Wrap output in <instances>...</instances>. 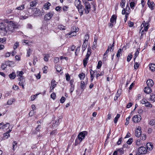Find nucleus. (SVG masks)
Returning a JSON list of instances; mask_svg holds the SVG:
<instances>
[{
	"instance_id": "obj_1",
	"label": "nucleus",
	"mask_w": 155,
	"mask_h": 155,
	"mask_svg": "<svg viewBox=\"0 0 155 155\" xmlns=\"http://www.w3.org/2000/svg\"><path fill=\"white\" fill-rule=\"evenodd\" d=\"M18 28L17 24L13 21L8 23L2 22L0 23V35L4 36L7 34L13 32L15 29Z\"/></svg>"
},
{
	"instance_id": "obj_2",
	"label": "nucleus",
	"mask_w": 155,
	"mask_h": 155,
	"mask_svg": "<svg viewBox=\"0 0 155 155\" xmlns=\"http://www.w3.org/2000/svg\"><path fill=\"white\" fill-rule=\"evenodd\" d=\"M87 134V131H84L80 132L75 140L74 145L76 146L79 144Z\"/></svg>"
},
{
	"instance_id": "obj_3",
	"label": "nucleus",
	"mask_w": 155,
	"mask_h": 155,
	"mask_svg": "<svg viewBox=\"0 0 155 155\" xmlns=\"http://www.w3.org/2000/svg\"><path fill=\"white\" fill-rule=\"evenodd\" d=\"M91 49L90 48H87V51L86 55L85 58H84L83 60V65L84 67H86L88 62L89 57L91 53Z\"/></svg>"
},
{
	"instance_id": "obj_4",
	"label": "nucleus",
	"mask_w": 155,
	"mask_h": 155,
	"mask_svg": "<svg viewBox=\"0 0 155 155\" xmlns=\"http://www.w3.org/2000/svg\"><path fill=\"white\" fill-rule=\"evenodd\" d=\"M31 11L35 14V16L36 17L40 16L43 15V10L41 11L37 8H34Z\"/></svg>"
},
{
	"instance_id": "obj_5",
	"label": "nucleus",
	"mask_w": 155,
	"mask_h": 155,
	"mask_svg": "<svg viewBox=\"0 0 155 155\" xmlns=\"http://www.w3.org/2000/svg\"><path fill=\"white\" fill-rule=\"evenodd\" d=\"M147 150L143 147H141L138 148V153H137L136 155H141L140 154H145L147 153Z\"/></svg>"
},
{
	"instance_id": "obj_6",
	"label": "nucleus",
	"mask_w": 155,
	"mask_h": 155,
	"mask_svg": "<svg viewBox=\"0 0 155 155\" xmlns=\"http://www.w3.org/2000/svg\"><path fill=\"white\" fill-rule=\"evenodd\" d=\"M85 9H84L85 13L86 14L89 13L91 10V5L88 2H86L84 3Z\"/></svg>"
},
{
	"instance_id": "obj_7",
	"label": "nucleus",
	"mask_w": 155,
	"mask_h": 155,
	"mask_svg": "<svg viewBox=\"0 0 155 155\" xmlns=\"http://www.w3.org/2000/svg\"><path fill=\"white\" fill-rule=\"evenodd\" d=\"M54 14V12H50L46 14L44 16V20L45 21L49 20L52 17Z\"/></svg>"
},
{
	"instance_id": "obj_8",
	"label": "nucleus",
	"mask_w": 155,
	"mask_h": 155,
	"mask_svg": "<svg viewBox=\"0 0 155 155\" xmlns=\"http://www.w3.org/2000/svg\"><path fill=\"white\" fill-rule=\"evenodd\" d=\"M141 116L140 115H135L132 118L133 121L135 123H138L141 120Z\"/></svg>"
},
{
	"instance_id": "obj_9",
	"label": "nucleus",
	"mask_w": 155,
	"mask_h": 155,
	"mask_svg": "<svg viewBox=\"0 0 155 155\" xmlns=\"http://www.w3.org/2000/svg\"><path fill=\"white\" fill-rule=\"evenodd\" d=\"M36 5V2L35 1H34L33 2H31L30 3V5H29V7H27L28 11V12H29V11H30L31 10H32L33 9V8H32L34 6H35Z\"/></svg>"
},
{
	"instance_id": "obj_10",
	"label": "nucleus",
	"mask_w": 155,
	"mask_h": 155,
	"mask_svg": "<svg viewBox=\"0 0 155 155\" xmlns=\"http://www.w3.org/2000/svg\"><path fill=\"white\" fill-rule=\"evenodd\" d=\"M18 80L19 81V85L22 87L23 88H24V83L25 82V80L24 78H18Z\"/></svg>"
},
{
	"instance_id": "obj_11",
	"label": "nucleus",
	"mask_w": 155,
	"mask_h": 155,
	"mask_svg": "<svg viewBox=\"0 0 155 155\" xmlns=\"http://www.w3.org/2000/svg\"><path fill=\"white\" fill-rule=\"evenodd\" d=\"M59 124V120L58 118H57L56 120L52 121V124H51L52 127L55 128Z\"/></svg>"
},
{
	"instance_id": "obj_12",
	"label": "nucleus",
	"mask_w": 155,
	"mask_h": 155,
	"mask_svg": "<svg viewBox=\"0 0 155 155\" xmlns=\"http://www.w3.org/2000/svg\"><path fill=\"white\" fill-rule=\"evenodd\" d=\"M147 4L148 6L151 10L153 9L154 4L153 2H151L150 0H148Z\"/></svg>"
},
{
	"instance_id": "obj_13",
	"label": "nucleus",
	"mask_w": 155,
	"mask_h": 155,
	"mask_svg": "<svg viewBox=\"0 0 155 155\" xmlns=\"http://www.w3.org/2000/svg\"><path fill=\"white\" fill-rule=\"evenodd\" d=\"M77 8L78 9V12L80 14V16H81L83 15L84 11V7L82 5H81L78 7Z\"/></svg>"
},
{
	"instance_id": "obj_14",
	"label": "nucleus",
	"mask_w": 155,
	"mask_h": 155,
	"mask_svg": "<svg viewBox=\"0 0 155 155\" xmlns=\"http://www.w3.org/2000/svg\"><path fill=\"white\" fill-rule=\"evenodd\" d=\"M117 16L115 15H113L110 19V21L111 23L115 24L116 23Z\"/></svg>"
},
{
	"instance_id": "obj_15",
	"label": "nucleus",
	"mask_w": 155,
	"mask_h": 155,
	"mask_svg": "<svg viewBox=\"0 0 155 155\" xmlns=\"http://www.w3.org/2000/svg\"><path fill=\"white\" fill-rule=\"evenodd\" d=\"M147 84L148 86L150 87L153 86L154 84L153 81L151 79H148L147 81Z\"/></svg>"
},
{
	"instance_id": "obj_16",
	"label": "nucleus",
	"mask_w": 155,
	"mask_h": 155,
	"mask_svg": "<svg viewBox=\"0 0 155 155\" xmlns=\"http://www.w3.org/2000/svg\"><path fill=\"white\" fill-rule=\"evenodd\" d=\"M141 129L139 130V128H137L135 132V136L137 137H139L141 135Z\"/></svg>"
},
{
	"instance_id": "obj_17",
	"label": "nucleus",
	"mask_w": 155,
	"mask_h": 155,
	"mask_svg": "<svg viewBox=\"0 0 155 155\" xmlns=\"http://www.w3.org/2000/svg\"><path fill=\"white\" fill-rule=\"evenodd\" d=\"M151 89L150 87H146L144 89V91L145 93L148 94L151 92Z\"/></svg>"
},
{
	"instance_id": "obj_18",
	"label": "nucleus",
	"mask_w": 155,
	"mask_h": 155,
	"mask_svg": "<svg viewBox=\"0 0 155 155\" xmlns=\"http://www.w3.org/2000/svg\"><path fill=\"white\" fill-rule=\"evenodd\" d=\"M7 127H8V129H10V128H11L12 129V127L8 123H7L6 124H4L3 125H2V127H0V129H4Z\"/></svg>"
},
{
	"instance_id": "obj_19",
	"label": "nucleus",
	"mask_w": 155,
	"mask_h": 155,
	"mask_svg": "<svg viewBox=\"0 0 155 155\" xmlns=\"http://www.w3.org/2000/svg\"><path fill=\"white\" fill-rule=\"evenodd\" d=\"M147 150H151L153 149V145L151 143H149L146 145Z\"/></svg>"
},
{
	"instance_id": "obj_20",
	"label": "nucleus",
	"mask_w": 155,
	"mask_h": 155,
	"mask_svg": "<svg viewBox=\"0 0 155 155\" xmlns=\"http://www.w3.org/2000/svg\"><path fill=\"white\" fill-rule=\"evenodd\" d=\"M56 81L54 79L52 80L51 82V86L50 87V88L51 89V87L54 88L57 85V84L55 83Z\"/></svg>"
},
{
	"instance_id": "obj_21",
	"label": "nucleus",
	"mask_w": 155,
	"mask_h": 155,
	"mask_svg": "<svg viewBox=\"0 0 155 155\" xmlns=\"http://www.w3.org/2000/svg\"><path fill=\"white\" fill-rule=\"evenodd\" d=\"M6 62V64L8 66L10 67H12L14 66V62L12 61H5Z\"/></svg>"
},
{
	"instance_id": "obj_22",
	"label": "nucleus",
	"mask_w": 155,
	"mask_h": 155,
	"mask_svg": "<svg viewBox=\"0 0 155 155\" xmlns=\"http://www.w3.org/2000/svg\"><path fill=\"white\" fill-rule=\"evenodd\" d=\"M16 77L15 73V72H13L9 75V77L11 79H14Z\"/></svg>"
},
{
	"instance_id": "obj_23",
	"label": "nucleus",
	"mask_w": 155,
	"mask_h": 155,
	"mask_svg": "<svg viewBox=\"0 0 155 155\" xmlns=\"http://www.w3.org/2000/svg\"><path fill=\"white\" fill-rule=\"evenodd\" d=\"M81 3V2L79 0H76L75 2V5L77 8L82 5Z\"/></svg>"
},
{
	"instance_id": "obj_24",
	"label": "nucleus",
	"mask_w": 155,
	"mask_h": 155,
	"mask_svg": "<svg viewBox=\"0 0 155 155\" xmlns=\"http://www.w3.org/2000/svg\"><path fill=\"white\" fill-rule=\"evenodd\" d=\"M17 76L19 78H24L22 76V75L24 74V72L22 71H17L16 72Z\"/></svg>"
},
{
	"instance_id": "obj_25",
	"label": "nucleus",
	"mask_w": 155,
	"mask_h": 155,
	"mask_svg": "<svg viewBox=\"0 0 155 155\" xmlns=\"http://www.w3.org/2000/svg\"><path fill=\"white\" fill-rule=\"evenodd\" d=\"M51 4L48 2L44 5L43 8L46 9H48L49 8V6L51 5Z\"/></svg>"
},
{
	"instance_id": "obj_26",
	"label": "nucleus",
	"mask_w": 155,
	"mask_h": 155,
	"mask_svg": "<svg viewBox=\"0 0 155 155\" xmlns=\"http://www.w3.org/2000/svg\"><path fill=\"white\" fill-rule=\"evenodd\" d=\"M125 9V10L126 11V14L129 15L130 12V7L128 5V4H127V5L126 6V8Z\"/></svg>"
},
{
	"instance_id": "obj_27",
	"label": "nucleus",
	"mask_w": 155,
	"mask_h": 155,
	"mask_svg": "<svg viewBox=\"0 0 155 155\" xmlns=\"http://www.w3.org/2000/svg\"><path fill=\"white\" fill-rule=\"evenodd\" d=\"M149 67L151 71H153L155 70V64H149Z\"/></svg>"
},
{
	"instance_id": "obj_28",
	"label": "nucleus",
	"mask_w": 155,
	"mask_h": 155,
	"mask_svg": "<svg viewBox=\"0 0 155 155\" xmlns=\"http://www.w3.org/2000/svg\"><path fill=\"white\" fill-rule=\"evenodd\" d=\"M41 128V126L40 125H38V127L36 128L35 131L34 132V133L35 134H37L38 132H39L40 129Z\"/></svg>"
},
{
	"instance_id": "obj_29",
	"label": "nucleus",
	"mask_w": 155,
	"mask_h": 155,
	"mask_svg": "<svg viewBox=\"0 0 155 155\" xmlns=\"http://www.w3.org/2000/svg\"><path fill=\"white\" fill-rule=\"evenodd\" d=\"M9 136L10 134H8V133H5L3 134V136L2 139L3 140H5V139H8Z\"/></svg>"
},
{
	"instance_id": "obj_30",
	"label": "nucleus",
	"mask_w": 155,
	"mask_h": 155,
	"mask_svg": "<svg viewBox=\"0 0 155 155\" xmlns=\"http://www.w3.org/2000/svg\"><path fill=\"white\" fill-rule=\"evenodd\" d=\"M150 100L153 102L155 101V94H152L150 97Z\"/></svg>"
},
{
	"instance_id": "obj_31",
	"label": "nucleus",
	"mask_w": 155,
	"mask_h": 155,
	"mask_svg": "<svg viewBox=\"0 0 155 155\" xmlns=\"http://www.w3.org/2000/svg\"><path fill=\"white\" fill-rule=\"evenodd\" d=\"M87 43L84 42L82 46V49L83 51H84L86 49L87 46Z\"/></svg>"
},
{
	"instance_id": "obj_32",
	"label": "nucleus",
	"mask_w": 155,
	"mask_h": 155,
	"mask_svg": "<svg viewBox=\"0 0 155 155\" xmlns=\"http://www.w3.org/2000/svg\"><path fill=\"white\" fill-rule=\"evenodd\" d=\"M85 84L84 82V81H81V89H83V90H84L85 89Z\"/></svg>"
},
{
	"instance_id": "obj_33",
	"label": "nucleus",
	"mask_w": 155,
	"mask_h": 155,
	"mask_svg": "<svg viewBox=\"0 0 155 155\" xmlns=\"http://www.w3.org/2000/svg\"><path fill=\"white\" fill-rule=\"evenodd\" d=\"M109 47H108V48L106 51L104 53V57L103 59L104 60H106V57L105 56V55L109 53Z\"/></svg>"
},
{
	"instance_id": "obj_34",
	"label": "nucleus",
	"mask_w": 155,
	"mask_h": 155,
	"mask_svg": "<svg viewBox=\"0 0 155 155\" xmlns=\"http://www.w3.org/2000/svg\"><path fill=\"white\" fill-rule=\"evenodd\" d=\"M130 6L131 9H134L136 4L134 2H132L130 3Z\"/></svg>"
},
{
	"instance_id": "obj_35",
	"label": "nucleus",
	"mask_w": 155,
	"mask_h": 155,
	"mask_svg": "<svg viewBox=\"0 0 155 155\" xmlns=\"http://www.w3.org/2000/svg\"><path fill=\"white\" fill-rule=\"evenodd\" d=\"M89 39V36L88 34H86L84 36V42H88V41Z\"/></svg>"
},
{
	"instance_id": "obj_36",
	"label": "nucleus",
	"mask_w": 155,
	"mask_h": 155,
	"mask_svg": "<svg viewBox=\"0 0 155 155\" xmlns=\"http://www.w3.org/2000/svg\"><path fill=\"white\" fill-rule=\"evenodd\" d=\"M120 114H117L116 116L115 117L114 119V123H116L117 122L118 118L120 117Z\"/></svg>"
},
{
	"instance_id": "obj_37",
	"label": "nucleus",
	"mask_w": 155,
	"mask_h": 155,
	"mask_svg": "<svg viewBox=\"0 0 155 155\" xmlns=\"http://www.w3.org/2000/svg\"><path fill=\"white\" fill-rule=\"evenodd\" d=\"M116 151H117V152L118 151L120 153V154H122L124 153L123 148H121L120 149H117Z\"/></svg>"
},
{
	"instance_id": "obj_38",
	"label": "nucleus",
	"mask_w": 155,
	"mask_h": 155,
	"mask_svg": "<svg viewBox=\"0 0 155 155\" xmlns=\"http://www.w3.org/2000/svg\"><path fill=\"white\" fill-rule=\"evenodd\" d=\"M125 4V0H121V2L120 3V5L121 6L122 8H124V7Z\"/></svg>"
},
{
	"instance_id": "obj_39",
	"label": "nucleus",
	"mask_w": 155,
	"mask_h": 155,
	"mask_svg": "<svg viewBox=\"0 0 155 155\" xmlns=\"http://www.w3.org/2000/svg\"><path fill=\"white\" fill-rule=\"evenodd\" d=\"M79 77L81 80L83 79H84L85 78V75L83 73L80 74H79Z\"/></svg>"
},
{
	"instance_id": "obj_40",
	"label": "nucleus",
	"mask_w": 155,
	"mask_h": 155,
	"mask_svg": "<svg viewBox=\"0 0 155 155\" xmlns=\"http://www.w3.org/2000/svg\"><path fill=\"white\" fill-rule=\"evenodd\" d=\"M58 28L60 30H64L65 29V27L62 25H60L58 26Z\"/></svg>"
},
{
	"instance_id": "obj_41",
	"label": "nucleus",
	"mask_w": 155,
	"mask_h": 155,
	"mask_svg": "<svg viewBox=\"0 0 155 155\" xmlns=\"http://www.w3.org/2000/svg\"><path fill=\"white\" fill-rule=\"evenodd\" d=\"M7 65L6 64V62L5 61V63H3L2 64L1 68H2L3 70H5L6 68Z\"/></svg>"
},
{
	"instance_id": "obj_42",
	"label": "nucleus",
	"mask_w": 155,
	"mask_h": 155,
	"mask_svg": "<svg viewBox=\"0 0 155 155\" xmlns=\"http://www.w3.org/2000/svg\"><path fill=\"white\" fill-rule=\"evenodd\" d=\"M122 52V49L121 48L119 49L118 50L117 52V53L116 56L117 57H119L120 56V54Z\"/></svg>"
},
{
	"instance_id": "obj_43",
	"label": "nucleus",
	"mask_w": 155,
	"mask_h": 155,
	"mask_svg": "<svg viewBox=\"0 0 155 155\" xmlns=\"http://www.w3.org/2000/svg\"><path fill=\"white\" fill-rule=\"evenodd\" d=\"M145 106L146 107H152V105L150 103L147 101L145 104Z\"/></svg>"
},
{
	"instance_id": "obj_44",
	"label": "nucleus",
	"mask_w": 155,
	"mask_h": 155,
	"mask_svg": "<svg viewBox=\"0 0 155 155\" xmlns=\"http://www.w3.org/2000/svg\"><path fill=\"white\" fill-rule=\"evenodd\" d=\"M44 59L45 61H48V58L50 57L49 55L48 54H45Z\"/></svg>"
},
{
	"instance_id": "obj_45",
	"label": "nucleus",
	"mask_w": 155,
	"mask_h": 155,
	"mask_svg": "<svg viewBox=\"0 0 155 155\" xmlns=\"http://www.w3.org/2000/svg\"><path fill=\"white\" fill-rule=\"evenodd\" d=\"M65 78L66 81H69L70 79V77L68 73L65 74Z\"/></svg>"
},
{
	"instance_id": "obj_46",
	"label": "nucleus",
	"mask_w": 155,
	"mask_h": 155,
	"mask_svg": "<svg viewBox=\"0 0 155 155\" xmlns=\"http://www.w3.org/2000/svg\"><path fill=\"white\" fill-rule=\"evenodd\" d=\"M133 141V139L132 138H130L127 141V144H130L132 143Z\"/></svg>"
},
{
	"instance_id": "obj_47",
	"label": "nucleus",
	"mask_w": 155,
	"mask_h": 155,
	"mask_svg": "<svg viewBox=\"0 0 155 155\" xmlns=\"http://www.w3.org/2000/svg\"><path fill=\"white\" fill-rule=\"evenodd\" d=\"M120 94L118 93V91L117 93L116 96L114 97V100L115 101H116L117 100L118 98L120 97Z\"/></svg>"
},
{
	"instance_id": "obj_48",
	"label": "nucleus",
	"mask_w": 155,
	"mask_h": 155,
	"mask_svg": "<svg viewBox=\"0 0 155 155\" xmlns=\"http://www.w3.org/2000/svg\"><path fill=\"white\" fill-rule=\"evenodd\" d=\"M24 8V5H22L21 6L17 7L16 9L18 10H21Z\"/></svg>"
},
{
	"instance_id": "obj_49",
	"label": "nucleus",
	"mask_w": 155,
	"mask_h": 155,
	"mask_svg": "<svg viewBox=\"0 0 155 155\" xmlns=\"http://www.w3.org/2000/svg\"><path fill=\"white\" fill-rule=\"evenodd\" d=\"M139 66V64L137 62H135L134 66V68L135 69H137L138 68Z\"/></svg>"
},
{
	"instance_id": "obj_50",
	"label": "nucleus",
	"mask_w": 155,
	"mask_h": 155,
	"mask_svg": "<svg viewBox=\"0 0 155 155\" xmlns=\"http://www.w3.org/2000/svg\"><path fill=\"white\" fill-rule=\"evenodd\" d=\"M102 62L100 61L98 62L97 68L98 69H100L102 66Z\"/></svg>"
},
{
	"instance_id": "obj_51",
	"label": "nucleus",
	"mask_w": 155,
	"mask_h": 155,
	"mask_svg": "<svg viewBox=\"0 0 155 155\" xmlns=\"http://www.w3.org/2000/svg\"><path fill=\"white\" fill-rule=\"evenodd\" d=\"M56 95L55 93L53 92L51 95V97L54 100L56 97Z\"/></svg>"
},
{
	"instance_id": "obj_52",
	"label": "nucleus",
	"mask_w": 155,
	"mask_h": 155,
	"mask_svg": "<svg viewBox=\"0 0 155 155\" xmlns=\"http://www.w3.org/2000/svg\"><path fill=\"white\" fill-rule=\"evenodd\" d=\"M56 71L58 72H59L61 70V68L60 66H57L56 68Z\"/></svg>"
},
{
	"instance_id": "obj_53",
	"label": "nucleus",
	"mask_w": 155,
	"mask_h": 155,
	"mask_svg": "<svg viewBox=\"0 0 155 155\" xmlns=\"http://www.w3.org/2000/svg\"><path fill=\"white\" fill-rule=\"evenodd\" d=\"M140 138L142 140H145L146 139V136L145 135L141 134L140 135Z\"/></svg>"
},
{
	"instance_id": "obj_54",
	"label": "nucleus",
	"mask_w": 155,
	"mask_h": 155,
	"mask_svg": "<svg viewBox=\"0 0 155 155\" xmlns=\"http://www.w3.org/2000/svg\"><path fill=\"white\" fill-rule=\"evenodd\" d=\"M66 98L64 97H62L61 99H60V101L61 103H64L65 101Z\"/></svg>"
},
{
	"instance_id": "obj_55",
	"label": "nucleus",
	"mask_w": 155,
	"mask_h": 155,
	"mask_svg": "<svg viewBox=\"0 0 155 155\" xmlns=\"http://www.w3.org/2000/svg\"><path fill=\"white\" fill-rule=\"evenodd\" d=\"M141 142L140 140H137L136 142V145L137 146H139L140 145Z\"/></svg>"
},
{
	"instance_id": "obj_56",
	"label": "nucleus",
	"mask_w": 155,
	"mask_h": 155,
	"mask_svg": "<svg viewBox=\"0 0 155 155\" xmlns=\"http://www.w3.org/2000/svg\"><path fill=\"white\" fill-rule=\"evenodd\" d=\"M132 55H128L127 56V61L128 62H129L131 59L132 58Z\"/></svg>"
},
{
	"instance_id": "obj_57",
	"label": "nucleus",
	"mask_w": 155,
	"mask_h": 155,
	"mask_svg": "<svg viewBox=\"0 0 155 155\" xmlns=\"http://www.w3.org/2000/svg\"><path fill=\"white\" fill-rule=\"evenodd\" d=\"M19 43L18 42H16L14 46H13V48L14 49H16L19 46Z\"/></svg>"
},
{
	"instance_id": "obj_58",
	"label": "nucleus",
	"mask_w": 155,
	"mask_h": 155,
	"mask_svg": "<svg viewBox=\"0 0 155 155\" xmlns=\"http://www.w3.org/2000/svg\"><path fill=\"white\" fill-rule=\"evenodd\" d=\"M14 101H13V99H11L8 100L7 102V104H8V105L11 104Z\"/></svg>"
},
{
	"instance_id": "obj_59",
	"label": "nucleus",
	"mask_w": 155,
	"mask_h": 155,
	"mask_svg": "<svg viewBox=\"0 0 155 155\" xmlns=\"http://www.w3.org/2000/svg\"><path fill=\"white\" fill-rule=\"evenodd\" d=\"M48 67L46 66H45L44 68H42V70H43V73H46L47 72V69Z\"/></svg>"
},
{
	"instance_id": "obj_60",
	"label": "nucleus",
	"mask_w": 155,
	"mask_h": 155,
	"mask_svg": "<svg viewBox=\"0 0 155 155\" xmlns=\"http://www.w3.org/2000/svg\"><path fill=\"white\" fill-rule=\"evenodd\" d=\"M38 61V59L36 57H34V60L33 62V64L35 65L36 63V62Z\"/></svg>"
},
{
	"instance_id": "obj_61",
	"label": "nucleus",
	"mask_w": 155,
	"mask_h": 155,
	"mask_svg": "<svg viewBox=\"0 0 155 155\" xmlns=\"http://www.w3.org/2000/svg\"><path fill=\"white\" fill-rule=\"evenodd\" d=\"M74 86H71L70 91V93L72 94V93L73 92L74 90Z\"/></svg>"
},
{
	"instance_id": "obj_62",
	"label": "nucleus",
	"mask_w": 155,
	"mask_h": 155,
	"mask_svg": "<svg viewBox=\"0 0 155 155\" xmlns=\"http://www.w3.org/2000/svg\"><path fill=\"white\" fill-rule=\"evenodd\" d=\"M31 50L30 48H29L27 50V55H26L27 56V57L29 56L30 54Z\"/></svg>"
},
{
	"instance_id": "obj_63",
	"label": "nucleus",
	"mask_w": 155,
	"mask_h": 155,
	"mask_svg": "<svg viewBox=\"0 0 155 155\" xmlns=\"http://www.w3.org/2000/svg\"><path fill=\"white\" fill-rule=\"evenodd\" d=\"M68 7L67 6H64L63 7V10L64 11H66L68 10Z\"/></svg>"
},
{
	"instance_id": "obj_64",
	"label": "nucleus",
	"mask_w": 155,
	"mask_h": 155,
	"mask_svg": "<svg viewBox=\"0 0 155 155\" xmlns=\"http://www.w3.org/2000/svg\"><path fill=\"white\" fill-rule=\"evenodd\" d=\"M59 61V58L58 57L55 58L54 59V62L55 63H57Z\"/></svg>"
}]
</instances>
